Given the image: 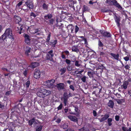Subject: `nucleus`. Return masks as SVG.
Listing matches in <instances>:
<instances>
[{"instance_id": "5701e85b", "label": "nucleus", "mask_w": 131, "mask_h": 131, "mask_svg": "<svg viewBox=\"0 0 131 131\" xmlns=\"http://www.w3.org/2000/svg\"><path fill=\"white\" fill-rule=\"evenodd\" d=\"M114 103L111 100H110L108 103V105L109 107L113 108V107Z\"/></svg>"}, {"instance_id": "9b49d317", "label": "nucleus", "mask_w": 131, "mask_h": 131, "mask_svg": "<svg viewBox=\"0 0 131 131\" xmlns=\"http://www.w3.org/2000/svg\"><path fill=\"white\" fill-rule=\"evenodd\" d=\"M24 37L25 38V42L28 44H30V36L28 34H25Z\"/></svg>"}, {"instance_id": "aec40b11", "label": "nucleus", "mask_w": 131, "mask_h": 131, "mask_svg": "<svg viewBox=\"0 0 131 131\" xmlns=\"http://www.w3.org/2000/svg\"><path fill=\"white\" fill-rule=\"evenodd\" d=\"M95 73L94 72L93 70L89 71L88 72V74L90 78L93 77V75Z\"/></svg>"}, {"instance_id": "864d4df0", "label": "nucleus", "mask_w": 131, "mask_h": 131, "mask_svg": "<svg viewBox=\"0 0 131 131\" xmlns=\"http://www.w3.org/2000/svg\"><path fill=\"white\" fill-rule=\"evenodd\" d=\"M70 88L73 91H74V87L72 85H71L70 86Z\"/></svg>"}, {"instance_id": "7ed1b4c3", "label": "nucleus", "mask_w": 131, "mask_h": 131, "mask_svg": "<svg viewBox=\"0 0 131 131\" xmlns=\"http://www.w3.org/2000/svg\"><path fill=\"white\" fill-rule=\"evenodd\" d=\"M106 2L110 5L113 4L119 9L122 8L117 1L115 0H107Z\"/></svg>"}, {"instance_id": "bb28decb", "label": "nucleus", "mask_w": 131, "mask_h": 131, "mask_svg": "<svg viewBox=\"0 0 131 131\" xmlns=\"http://www.w3.org/2000/svg\"><path fill=\"white\" fill-rule=\"evenodd\" d=\"M115 21L117 23V26H119V22L120 21L119 18L118 17H116L115 19Z\"/></svg>"}, {"instance_id": "de8ad7c7", "label": "nucleus", "mask_w": 131, "mask_h": 131, "mask_svg": "<svg viewBox=\"0 0 131 131\" xmlns=\"http://www.w3.org/2000/svg\"><path fill=\"white\" fill-rule=\"evenodd\" d=\"M119 116L118 115H116L115 116V119L116 121H118L119 120Z\"/></svg>"}, {"instance_id": "7c9ffc66", "label": "nucleus", "mask_w": 131, "mask_h": 131, "mask_svg": "<svg viewBox=\"0 0 131 131\" xmlns=\"http://www.w3.org/2000/svg\"><path fill=\"white\" fill-rule=\"evenodd\" d=\"M61 127L64 129H66L68 127V124L67 123L64 124L63 125H61Z\"/></svg>"}, {"instance_id": "cd10ccee", "label": "nucleus", "mask_w": 131, "mask_h": 131, "mask_svg": "<svg viewBox=\"0 0 131 131\" xmlns=\"http://www.w3.org/2000/svg\"><path fill=\"white\" fill-rule=\"evenodd\" d=\"M30 84V81L28 80L25 83V84L26 87V89H28Z\"/></svg>"}, {"instance_id": "052dcab7", "label": "nucleus", "mask_w": 131, "mask_h": 131, "mask_svg": "<svg viewBox=\"0 0 131 131\" xmlns=\"http://www.w3.org/2000/svg\"><path fill=\"white\" fill-rule=\"evenodd\" d=\"M123 101V99L119 100L117 101V102L118 103H120L122 101Z\"/></svg>"}, {"instance_id": "5fc2aeb1", "label": "nucleus", "mask_w": 131, "mask_h": 131, "mask_svg": "<svg viewBox=\"0 0 131 131\" xmlns=\"http://www.w3.org/2000/svg\"><path fill=\"white\" fill-rule=\"evenodd\" d=\"M99 45L100 46L102 47L103 46V44L101 42L99 41Z\"/></svg>"}, {"instance_id": "f704fd0d", "label": "nucleus", "mask_w": 131, "mask_h": 131, "mask_svg": "<svg viewBox=\"0 0 131 131\" xmlns=\"http://www.w3.org/2000/svg\"><path fill=\"white\" fill-rule=\"evenodd\" d=\"M57 42V40H55L53 41V42H51V45L53 47H55V45L56 44V43Z\"/></svg>"}, {"instance_id": "a19ab883", "label": "nucleus", "mask_w": 131, "mask_h": 131, "mask_svg": "<svg viewBox=\"0 0 131 131\" xmlns=\"http://www.w3.org/2000/svg\"><path fill=\"white\" fill-rule=\"evenodd\" d=\"M124 59L126 61H127L129 60V57L128 56L124 57Z\"/></svg>"}, {"instance_id": "49530a36", "label": "nucleus", "mask_w": 131, "mask_h": 131, "mask_svg": "<svg viewBox=\"0 0 131 131\" xmlns=\"http://www.w3.org/2000/svg\"><path fill=\"white\" fill-rule=\"evenodd\" d=\"M65 61L66 63L68 64H70L71 63V61L68 59H66Z\"/></svg>"}, {"instance_id": "9d476101", "label": "nucleus", "mask_w": 131, "mask_h": 131, "mask_svg": "<svg viewBox=\"0 0 131 131\" xmlns=\"http://www.w3.org/2000/svg\"><path fill=\"white\" fill-rule=\"evenodd\" d=\"M68 118L71 121L74 122H77L78 119L76 116L72 115H69L68 116Z\"/></svg>"}, {"instance_id": "20e7f679", "label": "nucleus", "mask_w": 131, "mask_h": 131, "mask_svg": "<svg viewBox=\"0 0 131 131\" xmlns=\"http://www.w3.org/2000/svg\"><path fill=\"white\" fill-rule=\"evenodd\" d=\"M41 72L40 70L38 69H36L34 72V77L36 79H38L40 77Z\"/></svg>"}, {"instance_id": "f8f14e48", "label": "nucleus", "mask_w": 131, "mask_h": 131, "mask_svg": "<svg viewBox=\"0 0 131 131\" xmlns=\"http://www.w3.org/2000/svg\"><path fill=\"white\" fill-rule=\"evenodd\" d=\"M100 32L104 36L108 37H111V35L109 32H105L104 31L102 30H100Z\"/></svg>"}, {"instance_id": "0eeeda50", "label": "nucleus", "mask_w": 131, "mask_h": 131, "mask_svg": "<svg viewBox=\"0 0 131 131\" xmlns=\"http://www.w3.org/2000/svg\"><path fill=\"white\" fill-rule=\"evenodd\" d=\"M14 21L16 24H18L19 26L21 24H20L19 23L21 21V19L20 16L15 15L13 18Z\"/></svg>"}, {"instance_id": "a211bd4d", "label": "nucleus", "mask_w": 131, "mask_h": 131, "mask_svg": "<svg viewBox=\"0 0 131 131\" xmlns=\"http://www.w3.org/2000/svg\"><path fill=\"white\" fill-rule=\"evenodd\" d=\"M43 126L41 125H39L36 126L35 129L36 131H41Z\"/></svg>"}, {"instance_id": "b1692460", "label": "nucleus", "mask_w": 131, "mask_h": 131, "mask_svg": "<svg viewBox=\"0 0 131 131\" xmlns=\"http://www.w3.org/2000/svg\"><path fill=\"white\" fill-rule=\"evenodd\" d=\"M109 117V115L107 114H106L104 116V117L102 118L100 121V122H102L105 120L106 119Z\"/></svg>"}, {"instance_id": "338daca9", "label": "nucleus", "mask_w": 131, "mask_h": 131, "mask_svg": "<svg viewBox=\"0 0 131 131\" xmlns=\"http://www.w3.org/2000/svg\"><path fill=\"white\" fill-rule=\"evenodd\" d=\"M68 111V109L65 108L64 109L65 113H67V112Z\"/></svg>"}, {"instance_id": "423d86ee", "label": "nucleus", "mask_w": 131, "mask_h": 131, "mask_svg": "<svg viewBox=\"0 0 131 131\" xmlns=\"http://www.w3.org/2000/svg\"><path fill=\"white\" fill-rule=\"evenodd\" d=\"M53 56V51L51 50L47 53L46 56V59L51 61L53 60L52 57Z\"/></svg>"}, {"instance_id": "37998d69", "label": "nucleus", "mask_w": 131, "mask_h": 131, "mask_svg": "<svg viewBox=\"0 0 131 131\" xmlns=\"http://www.w3.org/2000/svg\"><path fill=\"white\" fill-rule=\"evenodd\" d=\"M72 69V67L70 66L69 65L67 68L68 70L69 71H71V70Z\"/></svg>"}, {"instance_id": "f03ea898", "label": "nucleus", "mask_w": 131, "mask_h": 131, "mask_svg": "<svg viewBox=\"0 0 131 131\" xmlns=\"http://www.w3.org/2000/svg\"><path fill=\"white\" fill-rule=\"evenodd\" d=\"M55 81V80L53 79L50 80H47L44 82V83L45 85L48 88L50 89H53L56 87L57 88V84L56 85L54 84Z\"/></svg>"}, {"instance_id": "ddd939ff", "label": "nucleus", "mask_w": 131, "mask_h": 131, "mask_svg": "<svg viewBox=\"0 0 131 131\" xmlns=\"http://www.w3.org/2000/svg\"><path fill=\"white\" fill-rule=\"evenodd\" d=\"M128 83L129 82L128 81H126L124 82H123V85L121 86V89H126L127 88Z\"/></svg>"}, {"instance_id": "4c0bfd02", "label": "nucleus", "mask_w": 131, "mask_h": 131, "mask_svg": "<svg viewBox=\"0 0 131 131\" xmlns=\"http://www.w3.org/2000/svg\"><path fill=\"white\" fill-rule=\"evenodd\" d=\"M50 34H49L47 37V38L46 39V41L47 42H49L50 39Z\"/></svg>"}, {"instance_id": "473e14b6", "label": "nucleus", "mask_w": 131, "mask_h": 131, "mask_svg": "<svg viewBox=\"0 0 131 131\" xmlns=\"http://www.w3.org/2000/svg\"><path fill=\"white\" fill-rule=\"evenodd\" d=\"M60 71L61 72V74H62L64 73L66 71V69L65 68H64L60 70Z\"/></svg>"}, {"instance_id": "f3484780", "label": "nucleus", "mask_w": 131, "mask_h": 131, "mask_svg": "<svg viewBox=\"0 0 131 131\" xmlns=\"http://www.w3.org/2000/svg\"><path fill=\"white\" fill-rule=\"evenodd\" d=\"M41 88H40L39 89V91L37 92V95L39 97H42V98H44L45 97L43 93H42L43 92L41 91Z\"/></svg>"}, {"instance_id": "3c124183", "label": "nucleus", "mask_w": 131, "mask_h": 131, "mask_svg": "<svg viewBox=\"0 0 131 131\" xmlns=\"http://www.w3.org/2000/svg\"><path fill=\"white\" fill-rule=\"evenodd\" d=\"M4 107V106L3 104H2L0 103V108L2 109H3Z\"/></svg>"}, {"instance_id": "bf43d9fd", "label": "nucleus", "mask_w": 131, "mask_h": 131, "mask_svg": "<svg viewBox=\"0 0 131 131\" xmlns=\"http://www.w3.org/2000/svg\"><path fill=\"white\" fill-rule=\"evenodd\" d=\"M93 115L94 116H96V113L95 111H93Z\"/></svg>"}, {"instance_id": "69168bd1", "label": "nucleus", "mask_w": 131, "mask_h": 131, "mask_svg": "<svg viewBox=\"0 0 131 131\" xmlns=\"http://www.w3.org/2000/svg\"><path fill=\"white\" fill-rule=\"evenodd\" d=\"M64 52L67 54H68V55L69 53V52L68 51H64Z\"/></svg>"}, {"instance_id": "72a5a7b5", "label": "nucleus", "mask_w": 131, "mask_h": 131, "mask_svg": "<svg viewBox=\"0 0 131 131\" xmlns=\"http://www.w3.org/2000/svg\"><path fill=\"white\" fill-rule=\"evenodd\" d=\"M34 123L33 121H32L31 120H29L28 121V123L29 125L30 126H31Z\"/></svg>"}, {"instance_id": "e433bc0d", "label": "nucleus", "mask_w": 131, "mask_h": 131, "mask_svg": "<svg viewBox=\"0 0 131 131\" xmlns=\"http://www.w3.org/2000/svg\"><path fill=\"white\" fill-rule=\"evenodd\" d=\"M30 15L31 17H32L34 18L36 17V16L34 12H32L30 13Z\"/></svg>"}, {"instance_id": "e2e57ef3", "label": "nucleus", "mask_w": 131, "mask_h": 131, "mask_svg": "<svg viewBox=\"0 0 131 131\" xmlns=\"http://www.w3.org/2000/svg\"><path fill=\"white\" fill-rule=\"evenodd\" d=\"M129 67L128 65H127L125 66V68L127 69H129Z\"/></svg>"}, {"instance_id": "ea45409f", "label": "nucleus", "mask_w": 131, "mask_h": 131, "mask_svg": "<svg viewBox=\"0 0 131 131\" xmlns=\"http://www.w3.org/2000/svg\"><path fill=\"white\" fill-rule=\"evenodd\" d=\"M79 30V28L78 27V26L76 25L75 26V33H77V32Z\"/></svg>"}, {"instance_id": "a878e982", "label": "nucleus", "mask_w": 131, "mask_h": 131, "mask_svg": "<svg viewBox=\"0 0 131 131\" xmlns=\"http://www.w3.org/2000/svg\"><path fill=\"white\" fill-rule=\"evenodd\" d=\"M64 88V84L63 83L58 84V89H63Z\"/></svg>"}, {"instance_id": "79ce46f5", "label": "nucleus", "mask_w": 131, "mask_h": 131, "mask_svg": "<svg viewBox=\"0 0 131 131\" xmlns=\"http://www.w3.org/2000/svg\"><path fill=\"white\" fill-rule=\"evenodd\" d=\"M72 50L73 51L75 52H78V50L77 48H73L72 49Z\"/></svg>"}, {"instance_id": "0e129e2a", "label": "nucleus", "mask_w": 131, "mask_h": 131, "mask_svg": "<svg viewBox=\"0 0 131 131\" xmlns=\"http://www.w3.org/2000/svg\"><path fill=\"white\" fill-rule=\"evenodd\" d=\"M84 71L83 70H82L81 71H79L78 73H77V74H81V73L83 72Z\"/></svg>"}, {"instance_id": "4468645a", "label": "nucleus", "mask_w": 131, "mask_h": 131, "mask_svg": "<svg viewBox=\"0 0 131 131\" xmlns=\"http://www.w3.org/2000/svg\"><path fill=\"white\" fill-rule=\"evenodd\" d=\"M31 48L30 47H26L25 54L28 57L29 56V53L31 52Z\"/></svg>"}, {"instance_id": "6ab92c4d", "label": "nucleus", "mask_w": 131, "mask_h": 131, "mask_svg": "<svg viewBox=\"0 0 131 131\" xmlns=\"http://www.w3.org/2000/svg\"><path fill=\"white\" fill-rule=\"evenodd\" d=\"M75 107V109L74 110L77 113V114H75L74 113H73L72 112L71 113V114H75L76 116H78L79 115V114L80 113V111L79 110H78V108L77 107Z\"/></svg>"}, {"instance_id": "412c9836", "label": "nucleus", "mask_w": 131, "mask_h": 131, "mask_svg": "<svg viewBox=\"0 0 131 131\" xmlns=\"http://www.w3.org/2000/svg\"><path fill=\"white\" fill-rule=\"evenodd\" d=\"M110 55L114 58L115 59L117 60L118 59L119 55L118 54H116L113 53H111Z\"/></svg>"}, {"instance_id": "774afa93", "label": "nucleus", "mask_w": 131, "mask_h": 131, "mask_svg": "<svg viewBox=\"0 0 131 131\" xmlns=\"http://www.w3.org/2000/svg\"><path fill=\"white\" fill-rule=\"evenodd\" d=\"M94 3V2H93L92 1H90L89 2V3L90 4H93V3Z\"/></svg>"}, {"instance_id": "680f3d73", "label": "nucleus", "mask_w": 131, "mask_h": 131, "mask_svg": "<svg viewBox=\"0 0 131 131\" xmlns=\"http://www.w3.org/2000/svg\"><path fill=\"white\" fill-rule=\"evenodd\" d=\"M2 69L4 71H8L7 69L4 68H2Z\"/></svg>"}, {"instance_id": "393cba45", "label": "nucleus", "mask_w": 131, "mask_h": 131, "mask_svg": "<svg viewBox=\"0 0 131 131\" xmlns=\"http://www.w3.org/2000/svg\"><path fill=\"white\" fill-rule=\"evenodd\" d=\"M67 27L68 28H71V32L72 33H73V32L74 29V27L72 24H70Z\"/></svg>"}, {"instance_id": "c03bdc74", "label": "nucleus", "mask_w": 131, "mask_h": 131, "mask_svg": "<svg viewBox=\"0 0 131 131\" xmlns=\"http://www.w3.org/2000/svg\"><path fill=\"white\" fill-rule=\"evenodd\" d=\"M23 74L25 76H26L27 74V71L26 70L24 71Z\"/></svg>"}, {"instance_id": "f257e3e1", "label": "nucleus", "mask_w": 131, "mask_h": 131, "mask_svg": "<svg viewBox=\"0 0 131 131\" xmlns=\"http://www.w3.org/2000/svg\"><path fill=\"white\" fill-rule=\"evenodd\" d=\"M1 38L8 45H10L14 40V36L11 29L8 28L6 29L4 33L2 36Z\"/></svg>"}, {"instance_id": "4be33fe9", "label": "nucleus", "mask_w": 131, "mask_h": 131, "mask_svg": "<svg viewBox=\"0 0 131 131\" xmlns=\"http://www.w3.org/2000/svg\"><path fill=\"white\" fill-rule=\"evenodd\" d=\"M52 17V15L50 14H48L44 16V18L46 20L51 18Z\"/></svg>"}, {"instance_id": "c9c22d12", "label": "nucleus", "mask_w": 131, "mask_h": 131, "mask_svg": "<svg viewBox=\"0 0 131 131\" xmlns=\"http://www.w3.org/2000/svg\"><path fill=\"white\" fill-rule=\"evenodd\" d=\"M75 65L77 67H80V64L79 63V62L78 61H76L75 62Z\"/></svg>"}, {"instance_id": "58836bf2", "label": "nucleus", "mask_w": 131, "mask_h": 131, "mask_svg": "<svg viewBox=\"0 0 131 131\" xmlns=\"http://www.w3.org/2000/svg\"><path fill=\"white\" fill-rule=\"evenodd\" d=\"M49 23L50 25H52L53 24V23L54 22V20L51 19L49 20Z\"/></svg>"}, {"instance_id": "a18cd8bd", "label": "nucleus", "mask_w": 131, "mask_h": 131, "mask_svg": "<svg viewBox=\"0 0 131 131\" xmlns=\"http://www.w3.org/2000/svg\"><path fill=\"white\" fill-rule=\"evenodd\" d=\"M86 77L85 76L81 78V80L84 82H85L86 81Z\"/></svg>"}, {"instance_id": "1a4fd4ad", "label": "nucleus", "mask_w": 131, "mask_h": 131, "mask_svg": "<svg viewBox=\"0 0 131 131\" xmlns=\"http://www.w3.org/2000/svg\"><path fill=\"white\" fill-rule=\"evenodd\" d=\"M41 91L43 92L45 97L47 96L48 95L50 94L51 93V91L49 90H46V89H41Z\"/></svg>"}, {"instance_id": "c756f323", "label": "nucleus", "mask_w": 131, "mask_h": 131, "mask_svg": "<svg viewBox=\"0 0 131 131\" xmlns=\"http://www.w3.org/2000/svg\"><path fill=\"white\" fill-rule=\"evenodd\" d=\"M112 119L111 118H109L108 119V125L109 126H111L112 125V123H111L112 122Z\"/></svg>"}, {"instance_id": "603ef678", "label": "nucleus", "mask_w": 131, "mask_h": 131, "mask_svg": "<svg viewBox=\"0 0 131 131\" xmlns=\"http://www.w3.org/2000/svg\"><path fill=\"white\" fill-rule=\"evenodd\" d=\"M62 104H61L59 107H58V110H61L62 108Z\"/></svg>"}, {"instance_id": "13d9d810", "label": "nucleus", "mask_w": 131, "mask_h": 131, "mask_svg": "<svg viewBox=\"0 0 131 131\" xmlns=\"http://www.w3.org/2000/svg\"><path fill=\"white\" fill-rule=\"evenodd\" d=\"M105 54V53L103 52H101L100 54V55L102 56H104Z\"/></svg>"}, {"instance_id": "2eb2a0df", "label": "nucleus", "mask_w": 131, "mask_h": 131, "mask_svg": "<svg viewBox=\"0 0 131 131\" xmlns=\"http://www.w3.org/2000/svg\"><path fill=\"white\" fill-rule=\"evenodd\" d=\"M39 65V63L37 62H32L31 63L30 66L32 68H34Z\"/></svg>"}, {"instance_id": "09e8293b", "label": "nucleus", "mask_w": 131, "mask_h": 131, "mask_svg": "<svg viewBox=\"0 0 131 131\" xmlns=\"http://www.w3.org/2000/svg\"><path fill=\"white\" fill-rule=\"evenodd\" d=\"M23 3V2L22 1H21L19 2L17 4V6L19 7L20 6H21L22 4Z\"/></svg>"}, {"instance_id": "39448f33", "label": "nucleus", "mask_w": 131, "mask_h": 131, "mask_svg": "<svg viewBox=\"0 0 131 131\" xmlns=\"http://www.w3.org/2000/svg\"><path fill=\"white\" fill-rule=\"evenodd\" d=\"M72 94L70 93H69L68 95L66 92H65L63 94V102L65 105V106H66L67 102V99L68 97L70 96H72Z\"/></svg>"}, {"instance_id": "6e6552de", "label": "nucleus", "mask_w": 131, "mask_h": 131, "mask_svg": "<svg viewBox=\"0 0 131 131\" xmlns=\"http://www.w3.org/2000/svg\"><path fill=\"white\" fill-rule=\"evenodd\" d=\"M25 4L30 9H32L34 7V4L31 1H27L25 2Z\"/></svg>"}, {"instance_id": "4d7b16f0", "label": "nucleus", "mask_w": 131, "mask_h": 131, "mask_svg": "<svg viewBox=\"0 0 131 131\" xmlns=\"http://www.w3.org/2000/svg\"><path fill=\"white\" fill-rule=\"evenodd\" d=\"M40 30L38 28L36 29H35V33H36L40 31Z\"/></svg>"}, {"instance_id": "2f4dec72", "label": "nucleus", "mask_w": 131, "mask_h": 131, "mask_svg": "<svg viewBox=\"0 0 131 131\" xmlns=\"http://www.w3.org/2000/svg\"><path fill=\"white\" fill-rule=\"evenodd\" d=\"M42 8L43 9L47 10L48 8V6L45 3H44L42 5Z\"/></svg>"}, {"instance_id": "c85d7f7f", "label": "nucleus", "mask_w": 131, "mask_h": 131, "mask_svg": "<svg viewBox=\"0 0 131 131\" xmlns=\"http://www.w3.org/2000/svg\"><path fill=\"white\" fill-rule=\"evenodd\" d=\"M80 131H90L87 128L83 127L79 129Z\"/></svg>"}, {"instance_id": "6e6d98bb", "label": "nucleus", "mask_w": 131, "mask_h": 131, "mask_svg": "<svg viewBox=\"0 0 131 131\" xmlns=\"http://www.w3.org/2000/svg\"><path fill=\"white\" fill-rule=\"evenodd\" d=\"M79 37L81 38H82L84 40V41H85V43L86 41V39L84 38V37L83 36H81V37Z\"/></svg>"}, {"instance_id": "dca6fc26", "label": "nucleus", "mask_w": 131, "mask_h": 131, "mask_svg": "<svg viewBox=\"0 0 131 131\" xmlns=\"http://www.w3.org/2000/svg\"><path fill=\"white\" fill-rule=\"evenodd\" d=\"M20 26H21L20 27H17L16 29L17 32L18 33H19V34H21V31L23 29V25H21Z\"/></svg>"}, {"instance_id": "8fccbe9b", "label": "nucleus", "mask_w": 131, "mask_h": 131, "mask_svg": "<svg viewBox=\"0 0 131 131\" xmlns=\"http://www.w3.org/2000/svg\"><path fill=\"white\" fill-rule=\"evenodd\" d=\"M10 91H8L6 92L5 94L6 95L8 96L9 95V94H10Z\"/></svg>"}]
</instances>
